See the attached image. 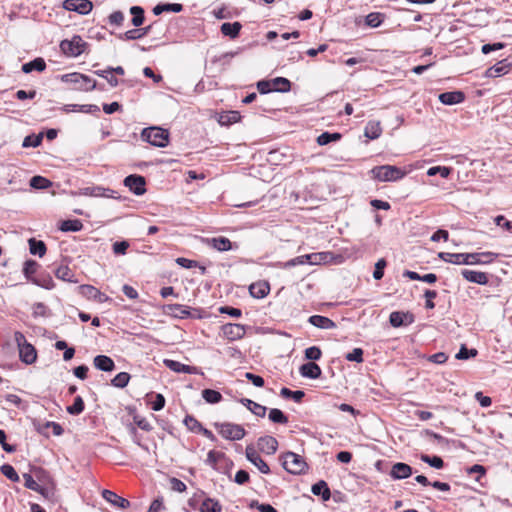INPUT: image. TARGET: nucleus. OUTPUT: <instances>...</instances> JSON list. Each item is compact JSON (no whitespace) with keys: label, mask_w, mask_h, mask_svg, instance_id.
Returning <instances> with one entry per match:
<instances>
[{"label":"nucleus","mask_w":512,"mask_h":512,"mask_svg":"<svg viewBox=\"0 0 512 512\" xmlns=\"http://www.w3.org/2000/svg\"><path fill=\"white\" fill-rule=\"evenodd\" d=\"M124 185L135 195L141 196L146 192L145 177L138 174H131L125 177Z\"/></svg>","instance_id":"9"},{"label":"nucleus","mask_w":512,"mask_h":512,"mask_svg":"<svg viewBox=\"0 0 512 512\" xmlns=\"http://www.w3.org/2000/svg\"><path fill=\"white\" fill-rule=\"evenodd\" d=\"M245 455L249 462H251L262 474H269L270 467L262 459L253 445H248L245 449Z\"/></svg>","instance_id":"10"},{"label":"nucleus","mask_w":512,"mask_h":512,"mask_svg":"<svg viewBox=\"0 0 512 512\" xmlns=\"http://www.w3.org/2000/svg\"><path fill=\"white\" fill-rule=\"evenodd\" d=\"M141 138L155 147L164 148L169 142V132L160 127L144 128Z\"/></svg>","instance_id":"5"},{"label":"nucleus","mask_w":512,"mask_h":512,"mask_svg":"<svg viewBox=\"0 0 512 512\" xmlns=\"http://www.w3.org/2000/svg\"><path fill=\"white\" fill-rule=\"evenodd\" d=\"M207 243L220 252L229 251L234 248L233 243L228 238L223 236L207 239Z\"/></svg>","instance_id":"22"},{"label":"nucleus","mask_w":512,"mask_h":512,"mask_svg":"<svg viewBox=\"0 0 512 512\" xmlns=\"http://www.w3.org/2000/svg\"><path fill=\"white\" fill-rule=\"evenodd\" d=\"M420 460L435 469H442L444 467V461L439 456H429L427 454H421Z\"/></svg>","instance_id":"42"},{"label":"nucleus","mask_w":512,"mask_h":512,"mask_svg":"<svg viewBox=\"0 0 512 512\" xmlns=\"http://www.w3.org/2000/svg\"><path fill=\"white\" fill-rule=\"evenodd\" d=\"M55 276L63 281L70 283H78V279L74 276V273L67 265H60L59 267L53 269Z\"/></svg>","instance_id":"27"},{"label":"nucleus","mask_w":512,"mask_h":512,"mask_svg":"<svg viewBox=\"0 0 512 512\" xmlns=\"http://www.w3.org/2000/svg\"><path fill=\"white\" fill-rule=\"evenodd\" d=\"M85 404L81 396H76L74 403L66 408L71 415H79L84 411Z\"/></svg>","instance_id":"51"},{"label":"nucleus","mask_w":512,"mask_h":512,"mask_svg":"<svg viewBox=\"0 0 512 512\" xmlns=\"http://www.w3.org/2000/svg\"><path fill=\"white\" fill-rule=\"evenodd\" d=\"M512 68V63L508 61V59H503L497 62L495 65L489 67L485 71V76L488 78H496L503 75H506L510 72Z\"/></svg>","instance_id":"13"},{"label":"nucleus","mask_w":512,"mask_h":512,"mask_svg":"<svg viewBox=\"0 0 512 512\" xmlns=\"http://www.w3.org/2000/svg\"><path fill=\"white\" fill-rule=\"evenodd\" d=\"M130 13L133 15L132 17V25L135 27H139L144 22V9L140 6H132L130 8Z\"/></svg>","instance_id":"43"},{"label":"nucleus","mask_w":512,"mask_h":512,"mask_svg":"<svg viewBox=\"0 0 512 512\" xmlns=\"http://www.w3.org/2000/svg\"><path fill=\"white\" fill-rule=\"evenodd\" d=\"M461 275L467 281L479 285H486L489 281L487 274L480 271L464 269L461 271Z\"/></svg>","instance_id":"20"},{"label":"nucleus","mask_w":512,"mask_h":512,"mask_svg":"<svg viewBox=\"0 0 512 512\" xmlns=\"http://www.w3.org/2000/svg\"><path fill=\"white\" fill-rule=\"evenodd\" d=\"M240 120L238 111H228L220 115L219 123L221 125H230Z\"/></svg>","instance_id":"46"},{"label":"nucleus","mask_w":512,"mask_h":512,"mask_svg":"<svg viewBox=\"0 0 512 512\" xmlns=\"http://www.w3.org/2000/svg\"><path fill=\"white\" fill-rule=\"evenodd\" d=\"M371 173L375 179L381 182L398 181L406 175L404 170L392 165L376 166Z\"/></svg>","instance_id":"6"},{"label":"nucleus","mask_w":512,"mask_h":512,"mask_svg":"<svg viewBox=\"0 0 512 512\" xmlns=\"http://www.w3.org/2000/svg\"><path fill=\"white\" fill-rule=\"evenodd\" d=\"M438 99L444 105H455L465 100V94L462 91H449L441 93Z\"/></svg>","instance_id":"18"},{"label":"nucleus","mask_w":512,"mask_h":512,"mask_svg":"<svg viewBox=\"0 0 512 512\" xmlns=\"http://www.w3.org/2000/svg\"><path fill=\"white\" fill-rule=\"evenodd\" d=\"M387 263L385 259H379L375 264V269L373 272V277L375 280H380L384 276V268L386 267Z\"/></svg>","instance_id":"63"},{"label":"nucleus","mask_w":512,"mask_h":512,"mask_svg":"<svg viewBox=\"0 0 512 512\" xmlns=\"http://www.w3.org/2000/svg\"><path fill=\"white\" fill-rule=\"evenodd\" d=\"M322 356V351L318 346H311L305 350V358L311 362L319 360Z\"/></svg>","instance_id":"59"},{"label":"nucleus","mask_w":512,"mask_h":512,"mask_svg":"<svg viewBox=\"0 0 512 512\" xmlns=\"http://www.w3.org/2000/svg\"><path fill=\"white\" fill-rule=\"evenodd\" d=\"M164 364L167 368H169L170 370L177 372V373L192 374V373H195V371H196V368L193 366H189V365H186V364H183L181 362L171 360V359H165Z\"/></svg>","instance_id":"26"},{"label":"nucleus","mask_w":512,"mask_h":512,"mask_svg":"<svg viewBox=\"0 0 512 512\" xmlns=\"http://www.w3.org/2000/svg\"><path fill=\"white\" fill-rule=\"evenodd\" d=\"M102 497L111 505L121 509H126L130 506V502L127 499L117 495L111 490L104 489L102 491Z\"/></svg>","instance_id":"17"},{"label":"nucleus","mask_w":512,"mask_h":512,"mask_svg":"<svg viewBox=\"0 0 512 512\" xmlns=\"http://www.w3.org/2000/svg\"><path fill=\"white\" fill-rule=\"evenodd\" d=\"M82 194L92 197L118 198L116 191L102 186L85 187L82 189Z\"/></svg>","instance_id":"15"},{"label":"nucleus","mask_w":512,"mask_h":512,"mask_svg":"<svg viewBox=\"0 0 512 512\" xmlns=\"http://www.w3.org/2000/svg\"><path fill=\"white\" fill-rule=\"evenodd\" d=\"M83 228V224L79 219L64 220L61 222L59 229L63 232H78Z\"/></svg>","instance_id":"38"},{"label":"nucleus","mask_w":512,"mask_h":512,"mask_svg":"<svg viewBox=\"0 0 512 512\" xmlns=\"http://www.w3.org/2000/svg\"><path fill=\"white\" fill-rule=\"evenodd\" d=\"M311 491L316 496H321L323 501H328L331 497V492L328 484L324 480H320L312 485Z\"/></svg>","instance_id":"29"},{"label":"nucleus","mask_w":512,"mask_h":512,"mask_svg":"<svg viewBox=\"0 0 512 512\" xmlns=\"http://www.w3.org/2000/svg\"><path fill=\"white\" fill-rule=\"evenodd\" d=\"M215 428L217 429L218 433L227 440L237 441L244 438L246 431L245 429L238 424L234 423H215Z\"/></svg>","instance_id":"7"},{"label":"nucleus","mask_w":512,"mask_h":512,"mask_svg":"<svg viewBox=\"0 0 512 512\" xmlns=\"http://www.w3.org/2000/svg\"><path fill=\"white\" fill-rule=\"evenodd\" d=\"M187 429L194 433H199L202 430V424L192 415H186L183 421Z\"/></svg>","instance_id":"49"},{"label":"nucleus","mask_w":512,"mask_h":512,"mask_svg":"<svg viewBox=\"0 0 512 512\" xmlns=\"http://www.w3.org/2000/svg\"><path fill=\"white\" fill-rule=\"evenodd\" d=\"M30 186L35 189H47L52 186V182L42 176H33L30 180Z\"/></svg>","instance_id":"50"},{"label":"nucleus","mask_w":512,"mask_h":512,"mask_svg":"<svg viewBox=\"0 0 512 512\" xmlns=\"http://www.w3.org/2000/svg\"><path fill=\"white\" fill-rule=\"evenodd\" d=\"M23 479H24V486L27 488V489H30V490H33V491H41V485H39L32 477V475H30L29 473H24L23 474Z\"/></svg>","instance_id":"62"},{"label":"nucleus","mask_w":512,"mask_h":512,"mask_svg":"<svg viewBox=\"0 0 512 512\" xmlns=\"http://www.w3.org/2000/svg\"><path fill=\"white\" fill-rule=\"evenodd\" d=\"M363 350L361 348H354L351 352L347 353L345 358L350 362H363Z\"/></svg>","instance_id":"61"},{"label":"nucleus","mask_w":512,"mask_h":512,"mask_svg":"<svg viewBox=\"0 0 512 512\" xmlns=\"http://www.w3.org/2000/svg\"><path fill=\"white\" fill-rule=\"evenodd\" d=\"M202 397L207 403L210 404H216L222 400L221 393L213 389H204L202 391Z\"/></svg>","instance_id":"48"},{"label":"nucleus","mask_w":512,"mask_h":512,"mask_svg":"<svg viewBox=\"0 0 512 512\" xmlns=\"http://www.w3.org/2000/svg\"><path fill=\"white\" fill-rule=\"evenodd\" d=\"M404 318H409L408 322H414V315L410 312L394 311L389 316V322L393 327L404 326Z\"/></svg>","instance_id":"24"},{"label":"nucleus","mask_w":512,"mask_h":512,"mask_svg":"<svg viewBox=\"0 0 512 512\" xmlns=\"http://www.w3.org/2000/svg\"><path fill=\"white\" fill-rule=\"evenodd\" d=\"M382 134V127L379 121H369L364 130V135L370 140L378 139Z\"/></svg>","instance_id":"28"},{"label":"nucleus","mask_w":512,"mask_h":512,"mask_svg":"<svg viewBox=\"0 0 512 512\" xmlns=\"http://www.w3.org/2000/svg\"><path fill=\"white\" fill-rule=\"evenodd\" d=\"M63 7L68 11H75L85 15L92 10L93 4L89 0H65Z\"/></svg>","instance_id":"12"},{"label":"nucleus","mask_w":512,"mask_h":512,"mask_svg":"<svg viewBox=\"0 0 512 512\" xmlns=\"http://www.w3.org/2000/svg\"><path fill=\"white\" fill-rule=\"evenodd\" d=\"M78 292L83 297H85L89 300H93L95 297V294L98 293V289L92 285L84 284V285H80L78 287Z\"/></svg>","instance_id":"55"},{"label":"nucleus","mask_w":512,"mask_h":512,"mask_svg":"<svg viewBox=\"0 0 512 512\" xmlns=\"http://www.w3.org/2000/svg\"><path fill=\"white\" fill-rule=\"evenodd\" d=\"M183 10V5L180 3H159L153 8L155 15H160L163 12L179 13Z\"/></svg>","instance_id":"30"},{"label":"nucleus","mask_w":512,"mask_h":512,"mask_svg":"<svg viewBox=\"0 0 512 512\" xmlns=\"http://www.w3.org/2000/svg\"><path fill=\"white\" fill-rule=\"evenodd\" d=\"M240 402L245 407H247L254 415L258 417H264L266 415L267 408L259 403H256L247 398H242Z\"/></svg>","instance_id":"33"},{"label":"nucleus","mask_w":512,"mask_h":512,"mask_svg":"<svg viewBox=\"0 0 512 512\" xmlns=\"http://www.w3.org/2000/svg\"><path fill=\"white\" fill-rule=\"evenodd\" d=\"M150 30V26L140 29H132L124 32L119 35V38L122 40H136L140 39L148 34Z\"/></svg>","instance_id":"36"},{"label":"nucleus","mask_w":512,"mask_h":512,"mask_svg":"<svg viewBox=\"0 0 512 512\" xmlns=\"http://www.w3.org/2000/svg\"><path fill=\"white\" fill-rule=\"evenodd\" d=\"M86 42L79 35H75L71 40H63L60 43L62 52L70 57H77L85 51Z\"/></svg>","instance_id":"8"},{"label":"nucleus","mask_w":512,"mask_h":512,"mask_svg":"<svg viewBox=\"0 0 512 512\" xmlns=\"http://www.w3.org/2000/svg\"><path fill=\"white\" fill-rule=\"evenodd\" d=\"M129 380H130L129 373L120 372L111 380V384L117 388H124L128 385Z\"/></svg>","instance_id":"52"},{"label":"nucleus","mask_w":512,"mask_h":512,"mask_svg":"<svg viewBox=\"0 0 512 512\" xmlns=\"http://www.w3.org/2000/svg\"><path fill=\"white\" fill-rule=\"evenodd\" d=\"M14 340L18 346L20 360L28 365L33 364L37 359L35 347L27 341L25 335L20 331L14 333Z\"/></svg>","instance_id":"4"},{"label":"nucleus","mask_w":512,"mask_h":512,"mask_svg":"<svg viewBox=\"0 0 512 512\" xmlns=\"http://www.w3.org/2000/svg\"><path fill=\"white\" fill-rule=\"evenodd\" d=\"M241 28L242 25L239 22H225L221 25V33L225 36H229L230 38H236L239 35Z\"/></svg>","instance_id":"35"},{"label":"nucleus","mask_w":512,"mask_h":512,"mask_svg":"<svg viewBox=\"0 0 512 512\" xmlns=\"http://www.w3.org/2000/svg\"><path fill=\"white\" fill-rule=\"evenodd\" d=\"M43 135L40 133L38 135L31 134L24 138L22 146L24 148L28 147H38L42 142Z\"/></svg>","instance_id":"56"},{"label":"nucleus","mask_w":512,"mask_h":512,"mask_svg":"<svg viewBox=\"0 0 512 512\" xmlns=\"http://www.w3.org/2000/svg\"><path fill=\"white\" fill-rule=\"evenodd\" d=\"M224 336L230 341L240 340L244 337L245 326L237 323H228L222 327Z\"/></svg>","instance_id":"11"},{"label":"nucleus","mask_w":512,"mask_h":512,"mask_svg":"<svg viewBox=\"0 0 512 512\" xmlns=\"http://www.w3.org/2000/svg\"><path fill=\"white\" fill-rule=\"evenodd\" d=\"M38 263L34 260H27L24 263L23 273L27 280L32 282V279L35 277L38 269Z\"/></svg>","instance_id":"41"},{"label":"nucleus","mask_w":512,"mask_h":512,"mask_svg":"<svg viewBox=\"0 0 512 512\" xmlns=\"http://www.w3.org/2000/svg\"><path fill=\"white\" fill-rule=\"evenodd\" d=\"M282 466L290 474L300 475L308 470L305 459L294 452L288 451L281 455Z\"/></svg>","instance_id":"3"},{"label":"nucleus","mask_w":512,"mask_h":512,"mask_svg":"<svg viewBox=\"0 0 512 512\" xmlns=\"http://www.w3.org/2000/svg\"><path fill=\"white\" fill-rule=\"evenodd\" d=\"M222 459H225V454L223 452L211 450L208 452L206 464L211 466L213 469H217V462Z\"/></svg>","instance_id":"54"},{"label":"nucleus","mask_w":512,"mask_h":512,"mask_svg":"<svg viewBox=\"0 0 512 512\" xmlns=\"http://www.w3.org/2000/svg\"><path fill=\"white\" fill-rule=\"evenodd\" d=\"M268 418L273 423L277 424H287L288 423V417L277 408H272L269 411Z\"/></svg>","instance_id":"45"},{"label":"nucleus","mask_w":512,"mask_h":512,"mask_svg":"<svg viewBox=\"0 0 512 512\" xmlns=\"http://www.w3.org/2000/svg\"><path fill=\"white\" fill-rule=\"evenodd\" d=\"M32 283L48 290L55 287L54 281L49 273H39L32 279Z\"/></svg>","instance_id":"34"},{"label":"nucleus","mask_w":512,"mask_h":512,"mask_svg":"<svg viewBox=\"0 0 512 512\" xmlns=\"http://www.w3.org/2000/svg\"><path fill=\"white\" fill-rule=\"evenodd\" d=\"M413 473L412 467L403 462L395 463L390 470V477L394 480H402L410 477Z\"/></svg>","instance_id":"16"},{"label":"nucleus","mask_w":512,"mask_h":512,"mask_svg":"<svg viewBox=\"0 0 512 512\" xmlns=\"http://www.w3.org/2000/svg\"><path fill=\"white\" fill-rule=\"evenodd\" d=\"M200 512H222V505L217 499L206 497L200 505Z\"/></svg>","instance_id":"32"},{"label":"nucleus","mask_w":512,"mask_h":512,"mask_svg":"<svg viewBox=\"0 0 512 512\" xmlns=\"http://www.w3.org/2000/svg\"><path fill=\"white\" fill-rule=\"evenodd\" d=\"M498 255L493 252H479V253H449L440 252L438 257L452 264H465V265H481L489 264L494 261Z\"/></svg>","instance_id":"1"},{"label":"nucleus","mask_w":512,"mask_h":512,"mask_svg":"<svg viewBox=\"0 0 512 512\" xmlns=\"http://www.w3.org/2000/svg\"><path fill=\"white\" fill-rule=\"evenodd\" d=\"M341 137H342V135L337 132H335V133L324 132L317 137V143L320 146H324L331 142L340 140Z\"/></svg>","instance_id":"44"},{"label":"nucleus","mask_w":512,"mask_h":512,"mask_svg":"<svg viewBox=\"0 0 512 512\" xmlns=\"http://www.w3.org/2000/svg\"><path fill=\"white\" fill-rule=\"evenodd\" d=\"M60 80L63 83L70 84L72 89L76 91L89 92L97 88L95 79L79 72L63 74L60 76Z\"/></svg>","instance_id":"2"},{"label":"nucleus","mask_w":512,"mask_h":512,"mask_svg":"<svg viewBox=\"0 0 512 512\" xmlns=\"http://www.w3.org/2000/svg\"><path fill=\"white\" fill-rule=\"evenodd\" d=\"M269 290L270 287L266 282L254 283L249 287L251 296L257 299L264 298L269 293Z\"/></svg>","instance_id":"31"},{"label":"nucleus","mask_w":512,"mask_h":512,"mask_svg":"<svg viewBox=\"0 0 512 512\" xmlns=\"http://www.w3.org/2000/svg\"><path fill=\"white\" fill-rule=\"evenodd\" d=\"M308 322L311 325H313L317 328H320V329L329 330V329H333L336 327V324L333 320H331L330 318H328L326 316H322V315H312L309 317Z\"/></svg>","instance_id":"23"},{"label":"nucleus","mask_w":512,"mask_h":512,"mask_svg":"<svg viewBox=\"0 0 512 512\" xmlns=\"http://www.w3.org/2000/svg\"><path fill=\"white\" fill-rule=\"evenodd\" d=\"M46 68V63L42 58H35L34 60L23 64L22 71L30 73L32 71L42 72Z\"/></svg>","instance_id":"37"},{"label":"nucleus","mask_w":512,"mask_h":512,"mask_svg":"<svg viewBox=\"0 0 512 512\" xmlns=\"http://www.w3.org/2000/svg\"><path fill=\"white\" fill-rule=\"evenodd\" d=\"M299 373L305 378L318 379L322 374V370L318 364L310 361L300 366Z\"/></svg>","instance_id":"19"},{"label":"nucleus","mask_w":512,"mask_h":512,"mask_svg":"<svg viewBox=\"0 0 512 512\" xmlns=\"http://www.w3.org/2000/svg\"><path fill=\"white\" fill-rule=\"evenodd\" d=\"M93 365L96 369L104 372H111L115 369L113 359L106 355H97L94 357Z\"/></svg>","instance_id":"21"},{"label":"nucleus","mask_w":512,"mask_h":512,"mask_svg":"<svg viewBox=\"0 0 512 512\" xmlns=\"http://www.w3.org/2000/svg\"><path fill=\"white\" fill-rule=\"evenodd\" d=\"M257 447L260 452L266 455H273L278 449V441L273 436H262L257 440Z\"/></svg>","instance_id":"14"},{"label":"nucleus","mask_w":512,"mask_h":512,"mask_svg":"<svg viewBox=\"0 0 512 512\" xmlns=\"http://www.w3.org/2000/svg\"><path fill=\"white\" fill-rule=\"evenodd\" d=\"M29 250H30L31 254L38 255L39 257H42L46 253V245L41 240H36L35 238H31L29 240Z\"/></svg>","instance_id":"39"},{"label":"nucleus","mask_w":512,"mask_h":512,"mask_svg":"<svg viewBox=\"0 0 512 512\" xmlns=\"http://www.w3.org/2000/svg\"><path fill=\"white\" fill-rule=\"evenodd\" d=\"M451 170H452L451 168L446 167V166H434V167H430L427 170V175L435 176L437 174H440L441 177L447 178L450 175Z\"/></svg>","instance_id":"58"},{"label":"nucleus","mask_w":512,"mask_h":512,"mask_svg":"<svg viewBox=\"0 0 512 512\" xmlns=\"http://www.w3.org/2000/svg\"><path fill=\"white\" fill-rule=\"evenodd\" d=\"M271 81L275 92L285 93L291 89V82L287 78L276 77Z\"/></svg>","instance_id":"40"},{"label":"nucleus","mask_w":512,"mask_h":512,"mask_svg":"<svg viewBox=\"0 0 512 512\" xmlns=\"http://www.w3.org/2000/svg\"><path fill=\"white\" fill-rule=\"evenodd\" d=\"M164 310L167 314H171L180 319L190 316L189 307L182 304H168L165 306Z\"/></svg>","instance_id":"25"},{"label":"nucleus","mask_w":512,"mask_h":512,"mask_svg":"<svg viewBox=\"0 0 512 512\" xmlns=\"http://www.w3.org/2000/svg\"><path fill=\"white\" fill-rule=\"evenodd\" d=\"M280 395L284 398H291L295 402L299 403L302 401L303 397L305 396V392L302 390H295L292 391L289 388L283 387L280 390Z\"/></svg>","instance_id":"47"},{"label":"nucleus","mask_w":512,"mask_h":512,"mask_svg":"<svg viewBox=\"0 0 512 512\" xmlns=\"http://www.w3.org/2000/svg\"><path fill=\"white\" fill-rule=\"evenodd\" d=\"M477 353L476 349H468L465 345H462L455 357L459 360H467L471 357H475Z\"/></svg>","instance_id":"60"},{"label":"nucleus","mask_w":512,"mask_h":512,"mask_svg":"<svg viewBox=\"0 0 512 512\" xmlns=\"http://www.w3.org/2000/svg\"><path fill=\"white\" fill-rule=\"evenodd\" d=\"M365 22L368 26L376 28V27L380 26L381 23L383 22V15L378 12L369 13L366 16Z\"/></svg>","instance_id":"57"},{"label":"nucleus","mask_w":512,"mask_h":512,"mask_svg":"<svg viewBox=\"0 0 512 512\" xmlns=\"http://www.w3.org/2000/svg\"><path fill=\"white\" fill-rule=\"evenodd\" d=\"M494 222L497 226H501L506 231L512 233V221L506 220L503 215L496 216Z\"/></svg>","instance_id":"64"},{"label":"nucleus","mask_w":512,"mask_h":512,"mask_svg":"<svg viewBox=\"0 0 512 512\" xmlns=\"http://www.w3.org/2000/svg\"><path fill=\"white\" fill-rule=\"evenodd\" d=\"M0 471L1 473L7 477L9 480H11L12 482H18L20 480L19 478V475L17 474L16 470L14 469V467L10 464H3L1 467H0Z\"/></svg>","instance_id":"53"}]
</instances>
